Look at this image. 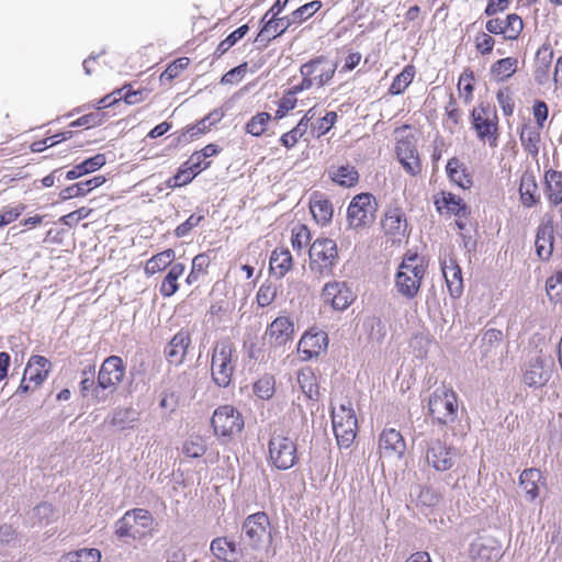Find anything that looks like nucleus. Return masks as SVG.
I'll use <instances>...</instances> for the list:
<instances>
[{"label":"nucleus","instance_id":"nucleus-1","mask_svg":"<svg viewBox=\"0 0 562 562\" xmlns=\"http://www.w3.org/2000/svg\"><path fill=\"white\" fill-rule=\"evenodd\" d=\"M426 268L427 265L423 257L411 251L405 254L394 280L397 293L407 300L415 299L425 278Z\"/></svg>","mask_w":562,"mask_h":562},{"label":"nucleus","instance_id":"nucleus-2","mask_svg":"<svg viewBox=\"0 0 562 562\" xmlns=\"http://www.w3.org/2000/svg\"><path fill=\"white\" fill-rule=\"evenodd\" d=\"M235 351V346L229 339L217 341L213 348L211 374L220 387H227L232 382L237 361Z\"/></svg>","mask_w":562,"mask_h":562},{"label":"nucleus","instance_id":"nucleus-3","mask_svg":"<svg viewBox=\"0 0 562 562\" xmlns=\"http://www.w3.org/2000/svg\"><path fill=\"white\" fill-rule=\"evenodd\" d=\"M336 68L337 65L325 56H318L303 64L300 68L302 82L292 88V93H299L313 86H325L333 79Z\"/></svg>","mask_w":562,"mask_h":562},{"label":"nucleus","instance_id":"nucleus-4","mask_svg":"<svg viewBox=\"0 0 562 562\" xmlns=\"http://www.w3.org/2000/svg\"><path fill=\"white\" fill-rule=\"evenodd\" d=\"M154 518L144 508L127 510L115 524V535L121 539L139 540L153 530Z\"/></svg>","mask_w":562,"mask_h":562},{"label":"nucleus","instance_id":"nucleus-5","mask_svg":"<svg viewBox=\"0 0 562 562\" xmlns=\"http://www.w3.org/2000/svg\"><path fill=\"white\" fill-rule=\"evenodd\" d=\"M458 400L452 389L437 387L428 401L429 414L438 424L449 425L458 417Z\"/></svg>","mask_w":562,"mask_h":562},{"label":"nucleus","instance_id":"nucleus-6","mask_svg":"<svg viewBox=\"0 0 562 562\" xmlns=\"http://www.w3.org/2000/svg\"><path fill=\"white\" fill-rule=\"evenodd\" d=\"M269 462L278 470H289L297 461L296 443L283 431H274L268 443Z\"/></svg>","mask_w":562,"mask_h":562},{"label":"nucleus","instance_id":"nucleus-7","mask_svg":"<svg viewBox=\"0 0 562 562\" xmlns=\"http://www.w3.org/2000/svg\"><path fill=\"white\" fill-rule=\"evenodd\" d=\"M378 211L375 198L371 193H360L352 198L347 209V223L351 229L370 226Z\"/></svg>","mask_w":562,"mask_h":562},{"label":"nucleus","instance_id":"nucleus-8","mask_svg":"<svg viewBox=\"0 0 562 562\" xmlns=\"http://www.w3.org/2000/svg\"><path fill=\"white\" fill-rule=\"evenodd\" d=\"M331 424L337 443L340 448H349L357 435V417L351 404L342 403L331 411Z\"/></svg>","mask_w":562,"mask_h":562},{"label":"nucleus","instance_id":"nucleus-9","mask_svg":"<svg viewBox=\"0 0 562 562\" xmlns=\"http://www.w3.org/2000/svg\"><path fill=\"white\" fill-rule=\"evenodd\" d=\"M460 456L458 448L440 439H430L427 442L425 460L427 465L436 472H446L452 469Z\"/></svg>","mask_w":562,"mask_h":562},{"label":"nucleus","instance_id":"nucleus-10","mask_svg":"<svg viewBox=\"0 0 562 562\" xmlns=\"http://www.w3.org/2000/svg\"><path fill=\"white\" fill-rule=\"evenodd\" d=\"M310 268L321 277L329 276L337 258V245L330 238H318L310 247Z\"/></svg>","mask_w":562,"mask_h":562},{"label":"nucleus","instance_id":"nucleus-11","mask_svg":"<svg viewBox=\"0 0 562 562\" xmlns=\"http://www.w3.org/2000/svg\"><path fill=\"white\" fill-rule=\"evenodd\" d=\"M211 423L215 435L223 438H233L244 428L241 414L232 405L217 407L213 413Z\"/></svg>","mask_w":562,"mask_h":562},{"label":"nucleus","instance_id":"nucleus-12","mask_svg":"<svg viewBox=\"0 0 562 562\" xmlns=\"http://www.w3.org/2000/svg\"><path fill=\"white\" fill-rule=\"evenodd\" d=\"M553 369V358L540 352L526 362L524 383L529 387H541L551 379Z\"/></svg>","mask_w":562,"mask_h":562},{"label":"nucleus","instance_id":"nucleus-13","mask_svg":"<svg viewBox=\"0 0 562 562\" xmlns=\"http://www.w3.org/2000/svg\"><path fill=\"white\" fill-rule=\"evenodd\" d=\"M244 540L254 549L271 542L270 521L266 513L259 512L246 518L241 528Z\"/></svg>","mask_w":562,"mask_h":562},{"label":"nucleus","instance_id":"nucleus-14","mask_svg":"<svg viewBox=\"0 0 562 562\" xmlns=\"http://www.w3.org/2000/svg\"><path fill=\"white\" fill-rule=\"evenodd\" d=\"M124 373L125 367L123 360L117 356L108 357L99 370L98 385L94 389L95 397L99 398L100 389L113 393L123 380Z\"/></svg>","mask_w":562,"mask_h":562},{"label":"nucleus","instance_id":"nucleus-15","mask_svg":"<svg viewBox=\"0 0 562 562\" xmlns=\"http://www.w3.org/2000/svg\"><path fill=\"white\" fill-rule=\"evenodd\" d=\"M473 127L481 140H488L492 147L497 140V115L490 106H479L472 111Z\"/></svg>","mask_w":562,"mask_h":562},{"label":"nucleus","instance_id":"nucleus-16","mask_svg":"<svg viewBox=\"0 0 562 562\" xmlns=\"http://www.w3.org/2000/svg\"><path fill=\"white\" fill-rule=\"evenodd\" d=\"M469 554L475 562H496L503 555L502 544L492 536L481 535L470 544Z\"/></svg>","mask_w":562,"mask_h":562},{"label":"nucleus","instance_id":"nucleus-17","mask_svg":"<svg viewBox=\"0 0 562 562\" xmlns=\"http://www.w3.org/2000/svg\"><path fill=\"white\" fill-rule=\"evenodd\" d=\"M553 232L552 216L544 215L537 228L535 240L536 252L541 260H548L552 256L554 243Z\"/></svg>","mask_w":562,"mask_h":562},{"label":"nucleus","instance_id":"nucleus-18","mask_svg":"<svg viewBox=\"0 0 562 562\" xmlns=\"http://www.w3.org/2000/svg\"><path fill=\"white\" fill-rule=\"evenodd\" d=\"M440 267L450 295L460 297L463 293V279L457 260L451 256L440 257Z\"/></svg>","mask_w":562,"mask_h":562},{"label":"nucleus","instance_id":"nucleus-19","mask_svg":"<svg viewBox=\"0 0 562 562\" xmlns=\"http://www.w3.org/2000/svg\"><path fill=\"white\" fill-rule=\"evenodd\" d=\"M524 23L519 15L512 13L505 20L491 19L485 29L491 34H502L505 40H516L522 31Z\"/></svg>","mask_w":562,"mask_h":562},{"label":"nucleus","instance_id":"nucleus-20","mask_svg":"<svg viewBox=\"0 0 562 562\" xmlns=\"http://www.w3.org/2000/svg\"><path fill=\"white\" fill-rule=\"evenodd\" d=\"M397 159L403 168L415 176L420 172L422 166L418 158L415 142L411 138H404L397 142L396 145Z\"/></svg>","mask_w":562,"mask_h":562},{"label":"nucleus","instance_id":"nucleus-21","mask_svg":"<svg viewBox=\"0 0 562 562\" xmlns=\"http://www.w3.org/2000/svg\"><path fill=\"white\" fill-rule=\"evenodd\" d=\"M322 296L326 303H329L338 311L346 310L352 302L351 291L341 282L325 284Z\"/></svg>","mask_w":562,"mask_h":562},{"label":"nucleus","instance_id":"nucleus-22","mask_svg":"<svg viewBox=\"0 0 562 562\" xmlns=\"http://www.w3.org/2000/svg\"><path fill=\"white\" fill-rule=\"evenodd\" d=\"M294 324L288 316L277 317L267 328L266 335L271 345L280 347L293 339Z\"/></svg>","mask_w":562,"mask_h":562},{"label":"nucleus","instance_id":"nucleus-23","mask_svg":"<svg viewBox=\"0 0 562 562\" xmlns=\"http://www.w3.org/2000/svg\"><path fill=\"white\" fill-rule=\"evenodd\" d=\"M379 450L383 457L401 458L406 450L405 440L398 430L384 429L379 439Z\"/></svg>","mask_w":562,"mask_h":562},{"label":"nucleus","instance_id":"nucleus-24","mask_svg":"<svg viewBox=\"0 0 562 562\" xmlns=\"http://www.w3.org/2000/svg\"><path fill=\"white\" fill-rule=\"evenodd\" d=\"M191 344L190 334L181 329L169 341L165 348L166 359L170 364L180 366L187 355L188 348Z\"/></svg>","mask_w":562,"mask_h":562},{"label":"nucleus","instance_id":"nucleus-25","mask_svg":"<svg viewBox=\"0 0 562 562\" xmlns=\"http://www.w3.org/2000/svg\"><path fill=\"white\" fill-rule=\"evenodd\" d=\"M328 336L325 331H307L299 341V350L305 356L304 359L317 357L326 350Z\"/></svg>","mask_w":562,"mask_h":562},{"label":"nucleus","instance_id":"nucleus-26","mask_svg":"<svg viewBox=\"0 0 562 562\" xmlns=\"http://www.w3.org/2000/svg\"><path fill=\"white\" fill-rule=\"evenodd\" d=\"M382 228L384 233L394 240H401L407 232V221L403 211L398 207L386 211L382 220Z\"/></svg>","mask_w":562,"mask_h":562},{"label":"nucleus","instance_id":"nucleus-27","mask_svg":"<svg viewBox=\"0 0 562 562\" xmlns=\"http://www.w3.org/2000/svg\"><path fill=\"white\" fill-rule=\"evenodd\" d=\"M261 22L263 23V26L258 33L256 42L265 43V46L271 40L282 35L291 25L294 24V22L290 20V15H285L282 18H273L272 15H269V18L266 19V21Z\"/></svg>","mask_w":562,"mask_h":562},{"label":"nucleus","instance_id":"nucleus-28","mask_svg":"<svg viewBox=\"0 0 562 562\" xmlns=\"http://www.w3.org/2000/svg\"><path fill=\"white\" fill-rule=\"evenodd\" d=\"M210 549L213 555L223 562H238L243 555L237 543L227 537L213 539Z\"/></svg>","mask_w":562,"mask_h":562},{"label":"nucleus","instance_id":"nucleus-29","mask_svg":"<svg viewBox=\"0 0 562 562\" xmlns=\"http://www.w3.org/2000/svg\"><path fill=\"white\" fill-rule=\"evenodd\" d=\"M519 194L520 201L526 207H532L539 202L540 194L538 193V183L531 171H525L521 175Z\"/></svg>","mask_w":562,"mask_h":562},{"label":"nucleus","instance_id":"nucleus-30","mask_svg":"<svg viewBox=\"0 0 562 562\" xmlns=\"http://www.w3.org/2000/svg\"><path fill=\"white\" fill-rule=\"evenodd\" d=\"M438 212L456 215L457 217H468L470 214L469 207L461 198L452 193H442L441 199L435 202Z\"/></svg>","mask_w":562,"mask_h":562},{"label":"nucleus","instance_id":"nucleus-31","mask_svg":"<svg viewBox=\"0 0 562 562\" xmlns=\"http://www.w3.org/2000/svg\"><path fill=\"white\" fill-rule=\"evenodd\" d=\"M105 182L104 176H95L86 181H79L75 184H71L64 190L60 191L59 196L61 200H69L78 196H85L90 193L92 190L99 188Z\"/></svg>","mask_w":562,"mask_h":562},{"label":"nucleus","instance_id":"nucleus-32","mask_svg":"<svg viewBox=\"0 0 562 562\" xmlns=\"http://www.w3.org/2000/svg\"><path fill=\"white\" fill-rule=\"evenodd\" d=\"M327 173L333 182L345 188L353 187L359 180L357 169L349 164L331 166L328 168Z\"/></svg>","mask_w":562,"mask_h":562},{"label":"nucleus","instance_id":"nucleus-33","mask_svg":"<svg viewBox=\"0 0 562 562\" xmlns=\"http://www.w3.org/2000/svg\"><path fill=\"white\" fill-rule=\"evenodd\" d=\"M544 193L553 205L562 203V172L553 169L544 173Z\"/></svg>","mask_w":562,"mask_h":562},{"label":"nucleus","instance_id":"nucleus-34","mask_svg":"<svg viewBox=\"0 0 562 562\" xmlns=\"http://www.w3.org/2000/svg\"><path fill=\"white\" fill-rule=\"evenodd\" d=\"M292 262L293 259L289 249L277 248L270 256V270L280 280L291 270Z\"/></svg>","mask_w":562,"mask_h":562},{"label":"nucleus","instance_id":"nucleus-35","mask_svg":"<svg viewBox=\"0 0 562 562\" xmlns=\"http://www.w3.org/2000/svg\"><path fill=\"white\" fill-rule=\"evenodd\" d=\"M540 130L539 126L524 124L519 134L521 146L532 157L539 154V144L541 140Z\"/></svg>","mask_w":562,"mask_h":562},{"label":"nucleus","instance_id":"nucleus-36","mask_svg":"<svg viewBox=\"0 0 562 562\" xmlns=\"http://www.w3.org/2000/svg\"><path fill=\"white\" fill-rule=\"evenodd\" d=\"M541 479L542 474L538 469H527L521 472L519 483L530 501L537 498Z\"/></svg>","mask_w":562,"mask_h":562},{"label":"nucleus","instance_id":"nucleus-37","mask_svg":"<svg viewBox=\"0 0 562 562\" xmlns=\"http://www.w3.org/2000/svg\"><path fill=\"white\" fill-rule=\"evenodd\" d=\"M186 267L183 263L171 265L168 273L166 274L161 285L160 293L165 297L173 295L178 290V279L183 274Z\"/></svg>","mask_w":562,"mask_h":562},{"label":"nucleus","instance_id":"nucleus-38","mask_svg":"<svg viewBox=\"0 0 562 562\" xmlns=\"http://www.w3.org/2000/svg\"><path fill=\"white\" fill-rule=\"evenodd\" d=\"M446 169L450 180L457 183L460 188L468 189L472 186V180L465 172V167L459 161V159H449Z\"/></svg>","mask_w":562,"mask_h":562},{"label":"nucleus","instance_id":"nucleus-39","mask_svg":"<svg viewBox=\"0 0 562 562\" xmlns=\"http://www.w3.org/2000/svg\"><path fill=\"white\" fill-rule=\"evenodd\" d=\"M503 340V333L496 328L484 331L481 338V351L484 357H493L497 353Z\"/></svg>","mask_w":562,"mask_h":562},{"label":"nucleus","instance_id":"nucleus-40","mask_svg":"<svg viewBox=\"0 0 562 562\" xmlns=\"http://www.w3.org/2000/svg\"><path fill=\"white\" fill-rule=\"evenodd\" d=\"M310 209L315 221L322 225H326L333 218V205L327 199H313L310 203Z\"/></svg>","mask_w":562,"mask_h":562},{"label":"nucleus","instance_id":"nucleus-41","mask_svg":"<svg viewBox=\"0 0 562 562\" xmlns=\"http://www.w3.org/2000/svg\"><path fill=\"white\" fill-rule=\"evenodd\" d=\"M176 252L172 249H166L155 256H153L145 266V271L148 274H155L167 267H171L175 260Z\"/></svg>","mask_w":562,"mask_h":562},{"label":"nucleus","instance_id":"nucleus-42","mask_svg":"<svg viewBox=\"0 0 562 562\" xmlns=\"http://www.w3.org/2000/svg\"><path fill=\"white\" fill-rule=\"evenodd\" d=\"M138 414L132 407H117L110 417V424L119 429H126L137 420Z\"/></svg>","mask_w":562,"mask_h":562},{"label":"nucleus","instance_id":"nucleus-43","mask_svg":"<svg viewBox=\"0 0 562 562\" xmlns=\"http://www.w3.org/2000/svg\"><path fill=\"white\" fill-rule=\"evenodd\" d=\"M101 552L94 548H83L63 554L58 562H100Z\"/></svg>","mask_w":562,"mask_h":562},{"label":"nucleus","instance_id":"nucleus-44","mask_svg":"<svg viewBox=\"0 0 562 562\" xmlns=\"http://www.w3.org/2000/svg\"><path fill=\"white\" fill-rule=\"evenodd\" d=\"M252 391L260 400H270L276 392L274 378L270 374L262 375L254 383Z\"/></svg>","mask_w":562,"mask_h":562},{"label":"nucleus","instance_id":"nucleus-45","mask_svg":"<svg viewBox=\"0 0 562 562\" xmlns=\"http://www.w3.org/2000/svg\"><path fill=\"white\" fill-rule=\"evenodd\" d=\"M518 60L514 57H506L497 60L493 67L492 72L498 80H506L515 74Z\"/></svg>","mask_w":562,"mask_h":562},{"label":"nucleus","instance_id":"nucleus-46","mask_svg":"<svg viewBox=\"0 0 562 562\" xmlns=\"http://www.w3.org/2000/svg\"><path fill=\"white\" fill-rule=\"evenodd\" d=\"M415 76V70L413 66H406L393 80L390 86V93L392 94H401L405 91V89L413 81Z\"/></svg>","mask_w":562,"mask_h":562},{"label":"nucleus","instance_id":"nucleus-47","mask_svg":"<svg viewBox=\"0 0 562 562\" xmlns=\"http://www.w3.org/2000/svg\"><path fill=\"white\" fill-rule=\"evenodd\" d=\"M278 294V285L272 281H265L258 289L256 300L260 307L269 306Z\"/></svg>","mask_w":562,"mask_h":562},{"label":"nucleus","instance_id":"nucleus-48","mask_svg":"<svg viewBox=\"0 0 562 562\" xmlns=\"http://www.w3.org/2000/svg\"><path fill=\"white\" fill-rule=\"evenodd\" d=\"M322 8V2L318 0L311 1L295 9L290 15V20L294 24H301L315 14Z\"/></svg>","mask_w":562,"mask_h":562},{"label":"nucleus","instance_id":"nucleus-49","mask_svg":"<svg viewBox=\"0 0 562 562\" xmlns=\"http://www.w3.org/2000/svg\"><path fill=\"white\" fill-rule=\"evenodd\" d=\"M271 115L267 112H260L254 115L246 124V132L252 136H260L267 128Z\"/></svg>","mask_w":562,"mask_h":562},{"label":"nucleus","instance_id":"nucleus-50","mask_svg":"<svg viewBox=\"0 0 562 562\" xmlns=\"http://www.w3.org/2000/svg\"><path fill=\"white\" fill-rule=\"evenodd\" d=\"M248 25H241L234 32H232L225 40H223L216 47L215 54L222 56L232 46H234L239 40H241L248 32Z\"/></svg>","mask_w":562,"mask_h":562},{"label":"nucleus","instance_id":"nucleus-51","mask_svg":"<svg viewBox=\"0 0 562 562\" xmlns=\"http://www.w3.org/2000/svg\"><path fill=\"white\" fill-rule=\"evenodd\" d=\"M311 241V234L305 225H299L292 229L291 244L294 250L301 251Z\"/></svg>","mask_w":562,"mask_h":562},{"label":"nucleus","instance_id":"nucleus-52","mask_svg":"<svg viewBox=\"0 0 562 562\" xmlns=\"http://www.w3.org/2000/svg\"><path fill=\"white\" fill-rule=\"evenodd\" d=\"M189 65V58L181 57L177 60H175L172 64H170L166 70L160 75V80L162 82L165 81H171L172 79L177 78L180 72Z\"/></svg>","mask_w":562,"mask_h":562},{"label":"nucleus","instance_id":"nucleus-53","mask_svg":"<svg viewBox=\"0 0 562 562\" xmlns=\"http://www.w3.org/2000/svg\"><path fill=\"white\" fill-rule=\"evenodd\" d=\"M366 328L369 330V338L371 341L381 344L385 336L384 325L380 319L372 318L364 323Z\"/></svg>","mask_w":562,"mask_h":562},{"label":"nucleus","instance_id":"nucleus-54","mask_svg":"<svg viewBox=\"0 0 562 562\" xmlns=\"http://www.w3.org/2000/svg\"><path fill=\"white\" fill-rule=\"evenodd\" d=\"M297 382L308 398H314L317 395V387L314 384V376L312 372H300L297 374Z\"/></svg>","mask_w":562,"mask_h":562},{"label":"nucleus","instance_id":"nucleus-55","mask_svg":"<svg viewBox=\"0 0 562 562\" xmlns=\"http://www.w3.org/2000/svg\"><path fill=\"white\" fill-rule=\"evenodd\" d=\"M473 79V72L469 69H465L459 78V91L464 92V99L467 102H469L472 99V92L474 89L472 83Z\"/></svg>","mask_w":562,"mask_h":562},{"label":"nucleus","instance_id":"nucleus-56","mask_svg":"<svg viewBox=\"0 0 562 562\" xmlns=\"http://www.w3.org/2000/svg\"><path fill=\"white\" fill-rule=\"evenodd\" d=\"M203 215L192 214L187 221L177 226L175 234L177 237L187 236L194 227H196L202 221Z\"/></svg>","mask_w":562,"mask_h":562},{"label":"nucleus","instance_id":"nucleus-57","mask_svg":"<svg viewBox=\"0 0 562 562\" xmlns=\"http://www.w3.org/2000/svg\"><path fill=\"white\" fill-rule=\"evenodd\" d=\"M247 72V64H241L227 71L221 79L223 85H234L239 82Z\"/></svg>","mask_w":562,"mask_h":562},{"label":"nucleus","instance_id":"nucleus-58","mask_svg":"<svg viewBox=\"0 0 562 562\" xmlns=\"http://www.w3.org/2000/svg\"><path fill=\"white\" fill-rule=\"evenodd\" d=\"M475 48L482 54L487 55L493 50L495 41L493 37L484 32L479 33L474 40Z\"/></svg>","mask_w":562,"mask_h":562},{"label":"nucleus","instance_id":"nucleus-59","mask_svg":"<svg viewBox=\"0 0 562 562\" xmlns=\"http://www.w3.org/2000/svg\"><path fill=\"white\" fill-rule=\"evenodd\" d=\"M103 114L101 113H89L86 115H82L78 120L74 121L70 125L74 127L77 126H87V127H93L101 125L103 122Z\"/></svg>","mask_w":562,"mask_h":562},{"label":"nucleus","instance_id":"nucleus-60","mask_svg":"<svg viewBox=\"0 0 562 562\" xmlns=\"http://www.w3.org/2000/svg\"><path fill=\"white\" fill-rule=\"evenodd\" d=\"M23 206H7L0 212V228L15 221L22 213Z\"/></svg>","mask_w":562,"mask_h":562},{"label":"nucleus","instance_id":"nucleus-61","mask_svg":"<svg viewBox=\"0 0 562 562\" xmlns=\"http://www.w3.org/2000/svg\"><path fill=\"white\" fill-rule=\"evenodd\" d=\"M82 380L80 382V392L82 396H87L89 391L94 392V367L90 366L82 371Z\"/></svg>","mask_w":562,"mask_h":562},{"label":"nucleus","instance_id":"nucleus-62","mask_svg":"<svg viewBox=\"0 0 562 562\" xmlns=\"http://www.w3.org/2000/svg\"><path fill=\"white\" fill-rule=\"evenodd\" d=\"M497 102L499 106L502 108L504 114L506 116H510L514 112V102L510 97L509 90L504 89L499 90L496 94Z\"/></svg>","mask_w":562,"mask_h":562},{"label":"nucleus","instance_id":"nucleus-63","mask_svg":"<svg viewBox=\"0 0 562 562\" xmlns=\"http://www.w3.org/2000/svg\"><path fill=\"white\" fill-rule=\"evenodd\" d=\"M532 112L537 126H539V128H543L544 122L548 119L549 113L548 105L546 104V102L537 100L533 103Z\"/></svg>","mask_w":562,"mask_h":562},{"label":"nucleus","instance_id":"nucleus-64","mask_svg":"<svg viewBox=\"0 0 562 562\" xmlns=\"http://www.w3.org/2000/svg\"><path fill=\"white\" fill-rule=\"evenodd\" d=\"M184 166H189L190 169L199 175L202 170L210 166V161H206L205 158H202V155L199 151H194L184 162Z\"/></svg>","mask_w":562,"mask_h":562}]
</instances>
